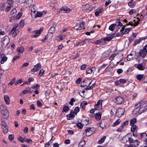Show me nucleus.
<instances>
[{"mask_svg": "<svg viewBox=\"0 0 147 147\" xmlns=\"http://www.w3.org/2000/svg\"><path fill=\"white\" fill-rule=\"evenodd\" d=\"M138 106L135 109L136 111H140V113H142L147 111V108H145L147 106V101L141 100L138 104Z\"/></svg>", "mask_w": 147, "mask_h": 147, "instance_id": "f257e3e1", "label": "nucleus"}, {"mask_svg": "<svg viewBox=\"0 0 147 147\" xmlns=\"http://www.w3.org/2000/svg\"><path fill=\"white\" fill-rule=\"evenodd\" d=\"M0 108L2 115L5 116V118H8L9 114L6 107L4 105H2L0 106Z\"/></svg>", "mask_w": 147, "mask_h": 147, "instance_id": "f03ea898", "label": "nucleus"}, {"mask_svg": "<svg viewBox=\"0 0 147 147\" xmlns=\"http://www.w3.org/2000/svg\"><path fill=\"white\" fill-rule=\"evenodd\" d=\"M10 41V39L7 36H5L2 38L1 41V45L3 47H5L9 44Z\"/></svg>", "mask_w": 147, "mask_h": 147, "instance_id": "7ed1b4c3", "label": "nucleus"}, {"mask_svg": "<svg viewBox=\"0 0 147 147\" xmlns=\"http://www.w3.org/2000/svg\"><path fill=\"white\" fill-rule=\"evenodd\" d=\"M115 102L117 104H121L124 102V99L122 97L118 96L115 97L114 99Z\"/></svg>", "mask_w": 147, "mask_h": 147, "instance_id": "20e7f679", "label": "nucleus"}, {"mask_svg": "<svg viewBox=\"0 0 147 147\" xmlns=\"http://www.w3.org/2000/svg\"><path fill=\"white\" fill-rule=\"evenodd\" d=\"M125 111V110L124 108H119L117 109L116 113L118 117H121L123 115Z\"/></svg>", "mask_w": 147, "mask_h": 147, "instance_id": "39448f33", "label": "nucleus"}, {"mask_svg": "<svg viewBox=\"0 0 147 147\" xmlns=\"http://www.w3.org/2000/svg\"><path fill=\"white\" fill-rule=\"evenodd\" d=\"M103 102L102 100H99L97 104H96L94 106L95 109L96 110H100L102 108V103Z\"/></svg>", "mask_w": 147, "mask_h": 147, "instance_id": "423d86ee", "label": "nucleus"}, {"mask_svg": "<svg viewBox=\"0 0 147 147\" xmlns=\"http://www.w3.org/2000/svg\"><path fill=\"white\" fill-rule=\"evenodd\" d=\"M43 30V28H41L39 30L34 31L33 33H35V34L32 35V37L33 38L37 37L38 36L39 34H40L41 32Z\"/></svg>", "mask_w": 147, "mask_h": 147, "instance_id": "0eeeda50", "label": "nucleus"}, {"mask_svg": "<svg viewBox=\"0 0 147 147\" xmlns=\"http://www.w3.org/2000/svg\"><path fill=\"white\" fill-rule=\"evenodd\" d=\"M136 122V119L135 118H133L131 120L130 123L131 125V129H136L138 128L136 125H134Z\"/></svg>", "mask_w": 147, "mask_h": 147, "instance_id": "6e6552de", "label": "nucleus"}, {"mask_svg": "<svg viewBox=\"0 0 147 147\" xmlns=\"http://www.w3.org/2000/svg\"><path fill=\"white\" fill-rule=\"evenodd\" d=\"M41 65L40 63H38L37 65H35L34 68L31 69V71L32 72H35L40 69L41 68Z\"/></svg>", "mask_w": 147, "mask_h": 147, "instance_id": "1a4fd4ad", "label": "nucleus"}, {"mask_svg": "<svg viewBox=\"0 0 147 147\" xmlns=\"http://www.w3.org/2000/svg\"><path fill=\"white\" fill-rule=\"evenodd\" d=\"M2 59L1 61V64H3L4 62L6 61L7 59V57L5 55L3 54H1L0 53V59Z\"/></svg>", "mask_w": 147, "mask_h": 147, "instance_id": "9d476101", "label": "nucleus"}, {"mask_svg": "<svg viewBox=\"0 0 147 147\" xmlns=\"http://www.w3.org/2000/svg\"><path fill=\"white\" fill-rule=\"evenodd\" d=\"M94 131V129H92V130L91 129H86L85 131L86 135L87 136H90L93 133Z\"/></svg>", "mask_w": 147, "mask_h": 147, "instance_id": "9b49d317", "label": "nucleus"}, {"mask_svg": "<svg viewBox=\"0 0 147 147\" xmlns=\"http://www.w3.org/2000/svg\"><path fill=\"white\" fill-rule=\"evenodd\" d=\"M125 26H124L121 30V32L122 31L124 32V34H125L126 33H128L129 32V31L131 30L132 28H125Z\"/></svg>", "mask_w": 147, "mask_h": 147, "instance_id": "f8f14e48", "label": "nucleus"}, {"mask_svg": "<svg viewBox=\"0 0 147 147\" xmlns=\"http://www.w3.org/2000/svg\"><path fill=\"white\" fill-rule=\"evenodd\" d=\"M75 111L73 110H72L71 111L70 113L67 115L68 118H67V119L69 120L71 119V118H73L75 117L74 115Z\"/></svg>", "mask_w": 147, "mask_h": 147, "instance_id": "ddd939ff", "label": "nucleus"}, {"mask_svg": "<svg viewBox=\"0 0 147 147\" xmlns=\"http://www.w3.org/2000/svg\"><path fill=\"white\" fill-rule=\"evenodd\" d=\"M71 9L70 8H68L67 7H62L59 10V12H61L62 11H65L66 13H69Z\"/></svg>", "mask_w": 147, "mask_h": 147, "instance_id": "4468645a", "label": "nucleus"}, {"mask_svg": "<svg viewBox=\"0 0 147 147\" xmlns=\"http://www.w3.org/2000/svg\"><path fill=\"white\" fill-rule=\"evenodd\" d=\"M140 21V20L138 19V20L136 22H135L134 23H133L132 22H130L128 23H127L126 25H130L131 26H137L139 24V21Z\"/></svg>", "mask_w": 147, "mask_h": 147, "instance_id": "2eb2a0df", "label": "nucleus"}, {"mask_svg": "<svg viewBox=\"0 0 147 147\" xmlns=\"http://www.w3.org/2000/svg\"><path fill=\"white\" fill-rule=\"evenodd\" d=\"M1 125L2 128L3 129L5 128V129H7L8 128V126L7 125V124L5 123V120L4 119H1Z\"/></svg>", "mask_w": 147, "mask_h": 147, "instance_id": "dca6fc26", "label": "nucleus"}, {"mask_svg": "<svg viewBox=\"0 0 147 147\" xmlns=\"http://www.w3.org/2000/svg\"><path fill=\"white\" fill-rule=\"evenodd\" d=\"M84 22H82L80 24V27H79L78 28H76L77 26H75L76 27V30H78L82 29V28L84 29Z\"/></svg>", "mask_w": 147, "mask_h": 147, "instance_id": "f3484780", "label": "nucleus"}, {"mask_svg": "<svg viewBox=\"0 0 147 147\" xmlns=\"http://www.w3.org/2000/svg\"><path fill=\"white\" fill-rule=\"evenodd\" d=\"M147 52L146 51L144 50L143 49L140 50L139 53L140 56H141L142 57H144L145 56Z\"/></svg>", "mask_w": 147, "mask_h": 147, "instance_id": "a211bd4d", "label": "nucleus"}, {"mask_svg": "<svg viewBox=\"0 0 147 147\" xmlns=\"http://www.w3.org/2000/svg\"><path fill=\"white\" fill-rule=\"evenodd\" d=\"M24 50V48L23 46L18 47L17 49V51L19 54L22 53Z\"/></svg>", "mask_w": 147, "mask_h": 147, "instance_id": "6ab92c4d", "label": "nucleus"}, {"mask_svg": "<svg viewBox=\"0 0 147 147\" xmlns=\"http://www.w3.org/2000/svg\"><path fill=\"white\" fill-rule=\"evenodd\" d=\"M96 69L94 67H92V68H88L86 69V72L88 74H91L93 71H96Z\"/></svg>", "mask_w": 147, "mask_h": 147, "instance_id": "aec40b11", "label": "nucleus"}, {"mask_svg": "<svg viewBox=\"0 0 147 147\" xmlns=\"http://www.w3.org/2000/svg\"><path fill=\"white\" fill-rule=\"evenodd\" d=\"M31 88H28L24 89L23 91V93L24 94H29L31 93L32 92V91H30L31 90Z\"/></svg>", "mask_w": 147, "mask_h": 147, "instance_id": "412c9836", "label": "nucleus"}, {"mask_svg": "<svg viewBox=\"0 0 147 147\" xmlns=\"http://www.w3.org/2000/svg\"><path fill=\"white\" fill-rule=\"evenodd\" d=\"M88 83V80H87L83 81L81 83V87H84L85 86L88 85L87 83Z\"/></svg>", "mask_w": 147, "mask_h": 147, "instance_id": "4be33fe9", "label": "nucleus"}, {"mask_svg": "<svg viewBox=\"0 0 147 147\" xmlns=\"http://www.w3.org/2000/svg\"><path fill=\"white\" fill-rule=\"evenodd\" d=\"M66 36L64 34L60 35L57 37V39L58 41H60L64 39Z\"/></svg>", "mask_w": 147, "mask_h": 147, "instance_id": "5701e85b", "label": "nucleus"}, {"mask_svg": "<svg viewBox=\"0 0 147 147\" xmlns=\"http://www.w3.org/2000/svg\"><path fill=\"white\" fill-rule=\"evenodd\" d=\"M135 66L136 67H137V68L140 70H144V67H143L142 65L141 64H139L137 65V64H135Z\"/></svg>", "mask_w": 147, "mask_h": 147, "instance_id": "b1692460", "label": "nucleus"}, {"mask_svg": "<svg viewBox=\"0 0 147 147\" xmlns=\"http://www.w3.org/2000/svg\"><path fill=\"white\" fill-rule=\"evenodd\" d=\"M117 26L116 24H113L110 25L109 27V29L112 31H113Z\"/></svg>", "mask_w": 147, "mask_h": 147, "instance_id": "393cba45", "label": "nucleus"}, {"mask_svg": "<svg viewBox=\"0 0 147 147\" xmlns=\"http://www.w3.org/2000/svg\"><path fill=\"white\" fill-rule=\"evenodd\" d=\"M55 26H51L49 29V33L53 34L55 31Z\"/></svg>", "mask_w": 147, "mask_h": 147, "instance_id": "a878e982", "label": "nucleus"}, {"mask_svg": "<svg viewBox=\"0 0 147 147\" xmlns=\"http://www.w3.org/2000/svg\"><path fill=\"white\" fill-rule=\"evenodd\" d=\"M101 112L96 113V118L97 120H99L101 118Z\"/></svg>", "mask_w": 147, "mask_h": 147, "instance_id": "bb28decb", "label": "nucleus"}, {"mask_svg": "<svg viewBox=\"0 0 147 147\" xmlns=\"http://www.w3.org/2000/svg\"><path fill=\"white\" fill-rule=\"evenodd\" d=\"M128 5L131 7H133L135 5V2L133 0H131L128 3Z\"/></svg>", "mask_w": 147, "mask_h": 147, "instance_id": "cd10ccee", "label": "nucleus"}, {"mask_svg": "<svg viewBox=\"0 0 147 147\" xmlns=\"http://www.w3.org/2000/svg\"><path fill=\"white\" fill-rule=\"evenodd\" d=\"M129 136L128 135H127L123 137V140L124 142L126 143L128 141V140H129Z\"/></svg>", "mask_w": 147, "mask_h": 147, "instance_id": "c85d7f7f", "label": "nucleus"}, {"mask_svg": "<svg viewBox=\"0 0 147 147\" xmlns=\"http://www.w3.org/2000/svg\"><path fill=\"white\" fill-rule=\"evenodd\" d=\"M4 98L6 104H9V96L8 95H5L4 96Z\"/></svg>", "mask_w": 147, "mask_h": 147, "instance_id": "c756f323", "label": "nucleus"}, {"mask_svg": "<svg viewBox=\"0 0 147 147\" xmlns=\"http://www.w3.org/2000/svg\"><path fill=\"white\" fill-rule=\"evenodd\" d=\"M143 74H138L136 76L137 79L139 80H141L143 77Z\"/></svg>", "mask_w": 147, "mask_h": 147, "instance_id": "7c9ffc66", "label": "nucleus"}, {"mask_svg": "<svg viewBox=\"0 0 147 147\" xmlns=\"http://www.w3.org/2000/svg\"><path fill=\"white\" fill-rule=\"evenodd\" d=\"M121 121V120L119 119H118L113 124V126L115 127L118 125Z\"/></svg>", "mask_w": 147, "mask_h": 147, "instance_id": "2f4dec72", "label": "nucleus"}, {"mask_svg": "<svg viewBox=\"0 0 147 147\" xmlns=\"http://www.w3.org/2000/svg\"><path fill=\"white\" fill-rule=\"evenodd\" d=\"M106 136H104L102 137L101 139L98 141V143L100 144L104 142L106 139Z\"/></svg>", "mask_w": 147, "mask_h": 147, "instance_id": "473e14b6", "label": "nucleus"}, {"mask_svg": "<svg viewBox=\"0 0 147 147\" xmlns=\"http://www.w3.org/2000/svg\"><path fill=\"white\" fill-rule=\"evenodd\" d=\"M124 34V32H123L121 31V30H120V32H118L116 34V36L118 37V36H122V35Z\"/></svg>", "mask_w": 147, "mask_h": 147, "instance_id": "72a5a7b5", "label": "nucleus"}, {"mask_svg": "<svg viewBox=\"0 0 147 147\" xmlns=\"http://www.w3.org/2000/svg\"><path fill=\"white\" fill-rule=\"evenodd\" d=\"M140 142L138 140H135L134 142V147H137L139 145Z\"/></svg>", "mask_w": 147, "mask_h": 147, "instance_id": "f704fd0d", "label": "nucleus"}, {"mask_svg": "<svg viewBox=\"0 0 147 147\" xmlns=\"http://www.w3.org/2000/svg\"><path fill=\"white\" fill-rule=\"evenodd\" d=\"M5 7V4L3 3H1L0 4V9L1 11H3L4 10V8Z\"/></svg>", "mask_w": 147, "mask_h": 147, "instance_id": "c9c22d12", "label": "nucleus"}, {"mask_svg": "<svg viewBox=\"0 0 147 147\" xmlns=\"http://www.w3.org/2000/svg\"><path fill=\"white\" fill-rule=\"evenodd\" d=\"M69 108L68 107L65 106L63 108V112H66L69 110Z\"/></svg>", "mask_w": 147, "mask_h": 147, "instance_id": "e433bc0d", "label": "nucleus"}, {"mask_svg": "<svg viewBox=\"0 0 147 147\" xmlns=\"http://www.w3.org/2000/svg\"><path fill=\"white\" fill-rule=\"evenodd\" d=\"M131 132H133V134L134 137L137 136V134L136 133L137 129H131Z\"/></svg>", "mask_w": 147, "mask_h": 147, "instance_id": "4c0bfd02", "label": "nucleus"}, {"mask_svg": "<svg viewBox=\"0 0 147 147\" xmlns=\"http://www.w3.org/2000/svg\"><path fill=\"white\" fill-rule=\"evenodd\" d=\"M128 123V121H126L124 122L121 124V127L122 128L124 127V126L127 125Z\"/></svg>", "mask_w": 147, "mask_h": 147, "instance_id": "58836bf2", "label": "nucleus"}, {"mask_svg": "<svg viewBox=\"0 0 147 147\" xmlns=\"http://www.w3.org/2000/svg\"><path fill=\"white\" fill-rule=\"evenodd\" d=\"M42 15V13L41 12H37V13L36 14V17H41Z\"/></svg>", "mask_w": 147, "mask_h": 147, "instance_id": "ea45409f", "label": "nucleus"}, {"mask_svg": "<svg viewBox=\"0 0 147 147\" xmlns=\"http://www.w3.org/2000/svg\"><path fill=\"white\" fill-rule=\"evenodd\" d=\"M136 12V10L135 9H132L130 10L129 12V13L130 15H132L133 14L135 13Z\"/></svg>", "mask_w": 147, "mask_h": 147, "instance_id": "a19ab883", "label": "nucleus"}, {"mask_svg": "<svg viewBox=\"0 0 147 147\" xmlns=\"http://www.w3.org/2000/svg\"><path fill=\"white\" fill-rule=\"evenodd\" d=\"M112 38L110 36H109L106 38H103V40L105 41H109L110 40L112 39Z\"/></svg>", "mask_w": 147, "mask_h": 147, "instance_id": "79ce46f5", "label": "nucleus"}, {"mask_svg": "<svg viewBox=\"0 0 147 147\" xmlns=\"http://www.w3.org/2000/svg\"><path fill=\"white\" fill-rule=\"evenodd\" d=\"M76 125L78 127H79L80 129H82L83 127V124L80 123H78Z\"/></svg>", "mask_w": 147, "mask_h": 147, "instance_id": "37998d69", "label": "nucleus"}, {"mask_svg": "<svg viewBox=\"0 0 147 147\" xmlns=\"http://www.w3.org/2000/svg\"><path fill=\"white\" fill-rule=\"evenodd\" d=\"M80 108L78 107H76L74 109V111L75 114H77L79 111Z\"/></svg>", "mask_w": 147, "mask_h": 147, "instance_id": "c03bdc74", "label": "nucleus"}, {"mask_svg": "<svg viewBox=\"0 0 147 147\" xmlns=\"http://www.w3.org/2000/svg\"><path fill=\"white\" fill-rule=\"evenodd\" d=\"M103 38H101L100 39L97 40L95 42V43L96 44H99L101 42Z\"/></svg>", "mask_w": 147, "mask_h": 147, "instance_id": "a18cd8bd", "label": "nucleus"}, {"mask_svg": "<svg viewBox=\"0 0 147 147\" xmlns=\"http://www.w3.org/2000/svg\"><path fill=\"white\" fill-rule=\"evenodd\" d=\"M24 138L21 136H19L18 138V139L22 143H23L24 142Z\"/></svg>", "mask_w": 147, "mask_h": 147, "instance_id": "49530a36", "label": "nucleus"}, {"mask_svg": "<svg viewBox=\"0 0 147 147\" xmlns=\"http://www.w3.org/2000/svg\"><path fill=\"white\" fill-rule=\"evenodd\" d=\"M20 58V57L19 56H14L12 60V61L14 62L16 59H18Z\"/></svg>", "mask_w": 147, "mask_h": 147, "instance_id": "de8ad7c7", "label": "nucleus"}, {"mask_svg": "<svg viewBox=\"0 0 147 147\" xmlns=\"http://www.w3.org/2000/svg\"><path fill=\"white\" fill-rule=\"evenodd\" d=\"M22 81H23V80H22V79L21 78L20 79L18 80H17L16 82L15 83V84L17 85L19 83L22 82Z\"/></svg>", "mask_w": 147, "mask_h": 147, "instance_id": "09e8293b", "label": "nucleus"}, {"mask_svg": "<svg viewBox=\"0 0 147 147\" xmlns=\"http://www.w3.org/2000/svg\"><path fill=\"white\" fill-rule=\"evenodd\" d=\"M22 15V12H20L18 14L17 16H16V18L17 19H20Z\"/></svg>", "mask_w": 147, "mask_h": 147, "instance_id": "8fccbe9b", "label": "nucleus"}, {"mask_svg": "<svg viewBox=\"0 0 147 147\" xmlns=\"http://www.w3.org/2000/svg\"><path fill=\"white\" fill-rule=\"evenodd\" d=\"M75 101V99H74L73 98H72L71 99L70 101L69 102V104L71 105H73V102Z\"/></svg>", "mask_w": 147, "mask_h": 147, "instance_id": "3c124183", "label": "nucleus"}, {"mask_svg": "<svg viewBox=\"0 0 147 147\" xmlns=\"http://www.w3.org/2000/svg\"><path fill=\"white\" fill-rule=\"evenodd\" d=\"M45 72V71L43 69H41L39 71V75L40 76H41Z\"/></svg>", "mask_w": 147, "mask_h": 147, "instance_id": "603ef678", "label": "nucleus"}, {"mask_svg": "<svg viewBox=\"0 0 147 147\" xmlns=\"http://www.w3.org/2000/svg\"><path fill=\"white\" fill-rule=\"evenodd\" d=\"M40 87V85L38 84H36V85L32 86L31 87V88L32 89H34V88H38L39 87Z\"/></svg>", "mask_w": 147, "mask_h": 147, "instance_id": "864d4df0", "label": "nucleus"}, {"mask_svg": "<svg viewBox=\"0 0 147 147\" xmlns=\"http://www.w3.org/2000/svg\"><path fill=\"white\" fill-rule=\"evenodd\" d=\"M24 20H22L20 22V26L22 27L24 26Z\"/></svg>", "mask_w": 147, "mask_h": 147, "instance_id": "5fc2aeb1", "label": "nucleus"}, {"mask_svg": "<svg viewBox=\"0 0 147 147\" xmlns=\"http://www.w3.org/2000/svg\"><path fill=\"white\" fill-rule=\"evenodd\" d=\"M9 138L10 140L12 141L14 139V136L13 135L11 134L9 135Z\"/></svg>", "mask_w": 147, "mask_h": 147, "instance_id": "6e6d98bb", "label": "nucleus"}, {"mask_svg": "<svg viewBox=\"0 0 147 147\" xmlns=\"http://www.w3.org/2000/svg\"><path fill=\"white\" fill-rule=\"evenodd\" d=\"M17 12V10L16 9H13L11 11V14H13L16 13Z\"/></svg>", "mask_w": 147, "mask_h": 147, "instance_id": "4d7b16f0", "label": "nucleus"}, {"mask_svg": "<svg viewBox=\"0 0 147 147\" xmlns=\"http://www.w3.org/2000/svg\"><path fill=\"white\" fill-rule=\"evenodd\" d=\"M90 7V5L88 4H86L83 5V7L85 9H87Z\"/></svg>", "mask_w": 147, "mask_h": 147, "instance_id": "13d9d810", "label": "nucleus"}, {"mask_svg": "<svg viewBox=\"0 0 147 147\" xmlns=\"http://www.w3.org/2000/svg\"><path fill=\"white\" fill-rule=\"evenodd\" d=\"M86 66H87V65L86 64H84V65H82L81 66V69L82 70L85 69L86 67Z\"/></svg>", "mask_w": 147, "mask_h": 147, "instance_id": "bf43d9fd", "label": "nucleus"}, {"mask_svg": "<svg viewBox=\"0 0 147 147\" xmlns=\"http://www.w3.org/2000/svg\"><path fill=\"white\" fill-rule=\"evenodd\" d=\"M127 59L128 61H130L131 59L132 58V55H128L127 57Z\"/></svg>", "mask_w": 147, "mask_h": 147, "instance_id": "052dcab7", "label": "nucleus"}, {"mask_svg": "<svg viewBox=\"0 0 147 147\" xmlns=\"http://www.w3.org/2000/svg\"><path fill=\"white\" fill-rule=\"evenodd\" d=\"M29 64L28 63H24L22 66L21 68H24V67L27 66Z\"/></svg>", "mask_w": 147, "mask_h": 147, "instance_id": "680f3d73", "label": "nucleus"}, {"mask_svg": "<svg viewBox=\"0 0 147 147\" xmlns=\"http://www.w3.org/2000/svg\"><path fill=\"white\" fill-rule=\"evenodd\" d=\"M37 104L38 106L39 107H41L42 105V104L39 101H37Z\"/></svg>", "mask_w": 147, "mask_h": 147, "instance_id": "e2e57ef3", "label": "nucleus"}, {"mask_svg": "<svg viewBox=\"0 0 147 147\" xmlns=\"http://www.w3.org/2000/svg\"><path fill=\"white\" fill-rule=\"evenodd\" d=\"M15 30L12 28V30L9 32V34H13L14 36Z\"/></svg>", "mask_w": 147, "mask_h": 147, "instance_id": "0e129e2a", "label": "nucleus"}, {"mask_svg": "<svg viewBox=\"0 0 147 147\" xmlns=\"http://www.w3.org/2000/svg\"><path fill=\"white\" fill-rule=\"evenodd\" d=\"M126 80L124 79H121L119 80V82L120 83H124L126 82Z\"/></svg>", "mask_w": 147, "mask_h": 147, "instance_id": "69168bd1", "label": "nucleus"}, {"mask_svg": "<svg viewBox=\"0 0 147 147\" xmlns=\"http://www.w3.org/2000/svg\"><path fill=\"white\" fill-rule=\"evenodd\" d=\"M111 1L110 0H108L107 1H106L105 3V6H107L109 4L111 3Z\"/></svg>", "mask_w": 147, "mask_h": 147, "instance_id": "338daca9", "label": "nucleus"}, {"mask_svg": "<svg viewBox=\"0 0 147 147\" xmlns=\"http://www.w3.org/2000/svg\"><path fill=\"white\" fill-rule=\"evenodd\" d=\"M59 145L57 143L53 144V147H59Z\"/></svg>", "mask_w": 147, "mask_h": 147, "instance_id": "774afa93", "label": "nucleus"}]
</instances>
